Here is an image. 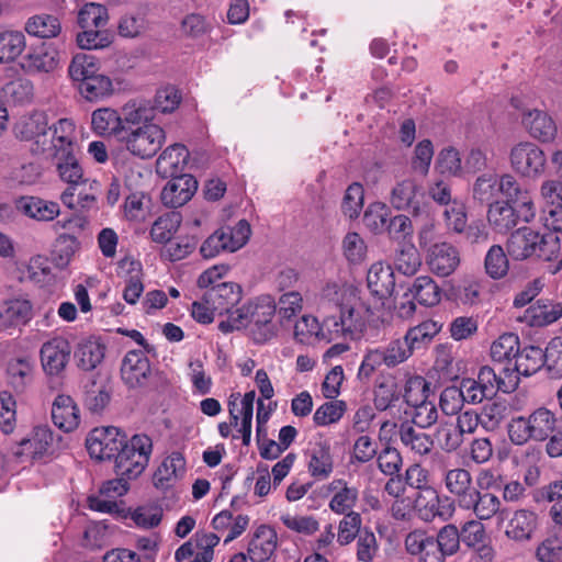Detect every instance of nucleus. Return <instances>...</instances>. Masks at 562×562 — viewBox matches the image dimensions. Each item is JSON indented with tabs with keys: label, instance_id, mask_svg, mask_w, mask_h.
I'll use <instances>...</instances> for the list:
<instances>
[{
	"label": "nucleus",
	"instance_id": "c85d7f7f",
	"mask_svg": "<svg viewBox=\"0 0 562 562\" xmlns=\"http://www.w3.org/2000/svg\"><path fill=\"white\" fill-rule=\"evenodd\" d=\"M367 284L370 292L384 299L391 296L395 289V278L391 266L381 262L373 263L367 274Z\"/></svg>",
	"mask_w": 562,
	"mask_h": 562
},
{
	"label": "nucleus",
	"instance_id": "6e6d98bb",
	"mask_svg": "<svg viewBox=\"0 0 562 562\" xmlns=\"http://www.w3.org/2000/svg\"><path fill=\"white\" fill-rule=\"evenodd\" d=\"M401 396L397 383L393 378H387L378 383L374 390V406L379 411H385L393 406Z\"/></svg>",
	"mask_w": 562,
	"mask_h": 562
},
{
	"label": "nucleus",
	"instance_id": "338daca9",
	"mask_svg": "<svg viewBox=\"0 0 562 562\" xmlns=\"http://www.w3.org/2000/svg\"><path fill=\"white\" fill-rule=\"evenodd\" d=\"M361 522L360 514L356 512L345 514L338 526L337 542L340 546H346L353 541L361 532Z\"/></svg>",
	"mask_w": 562,
	"mask_h": 562
},
{
	"label": "nucleus",
	"instance_id": "4d7b16f0",
	"mask_svg": "<svg viewBox=\"0 0 562 562\" xmlns=\"http://www.w3.org/2000/svg\"><path fill=\"white\" fill-rule=\"evenodd\" d=\"M497 184V175L484 173L477 177L472 189L473 199L481 203H490L498 195Z\"/></svg>",
	"mask_w": 562,
	"mask_h": 562
},
{
	"label": "nucleus",
	"instance_id": "f3484780",
	"mask_svg": "<svg viewBox=\"0 0 562 562\" xmlns=\"http://www.w3.org/2000/svg\"><path fill=\"white\" fill-rule=\"evenodd\" d=\"M121 374L130 387L145 386L151 375L148 358L142 351H128L123 359Z\"/></svg>",
	"mask_w": 562,
	"mask_h": 562
},
{
	"label": "nucleus",
	"instance_id": "0eeeda50",
	"mask_svg": "<svg viewBox=\"0 0 562 562\" xmlns=\"http://www.w3.org/2000/svg\"><path fill=\"white\" fill-rule=\"evenodd\" d=\"M36 313H42L44 317L48 318L54 314V308L52 306L35 307L26 295H16L0 301V331L10 335L15 330L21 331Z\"/></svg>",
	"mask_w": 562,
	"mask_h": 562
},
{
	"label": "nucleus",
	"instance_id": "412c9836",
	"mask_svg": "<svg viewBox=\"0 0 562 562\" xmlns=\"http://www.w3.org/2000/svg\"><path fill=\"white\" fill-rule=\"evenodd\" d=\"M80 411L75 401L65 394L55 397L52 405V419L65 432L74 431L80 424Z\"/></svg>",
	"mask_w": 562,
	"mask_h": 562
},
{
	"label": "nucleus",
	"instance_id": "c9c22d12",
	"mask_svg": "<svg viewBox=\"0 0 562 562\" xmlns=\"http://www.w3.org/2000/svg\"><path fill=\"white\" fill-rule=\"evenodd\" d=\"M536 514L528 509H518L509 518L505 535L516 541L528 540L536 527Z\"/></svg>",
	"mask_w": 562,
	"mask_h": 562
},
{
	"label": "nucleus",
	"instance_id": "c756f323",
	"mask_svg": "<svg viewBox=\"0 0 562 562\" xmlns=\"http://www.w3.org/2000/svg\"><path fill=\"white\" fill-rule=\"evenodd\" d=\"M561 316V303L541 299L525 311L522 319L532 327H543L557 322Z\"/></svg>",
	"mask_w": 562,
	"mask_h": 562
},
{
	"label": "nucleus",
	"instance_id": "09e8293b",
	"mask_svg": "<svg viewBox=\"0 0 562 562\" xmlns=\"http://www.w3.org/2000/svg\"><path fill=\"white\" fill-rule=\"evenodd\" d=\"M422 266L420 255L413 244L402 245L395 252V269L407 277L414 276Z\"/></svg>",
	"mask_w": 562,
	"mask_h": 562
},
{
	"label": "nucleus",
	"instance_id": "a18cd8bd",
	"mask_svg": "<svg viewBox=\"0 0 562 562\" xmlns=\"http://www.w3.org/2000/svg\"><path fill=\"white\" fill-rule=\"evenodd\" d=\"M440 329L441 325L431 319L425 321L417 326L409 328L405 334V338L412 352L414 353L415 350L429 345Z\"/></svg>",
	"mask_w": 562,
	"mask_h": 562
},
{
	"label": "nucleus",
	"instance_id": "13d9d810",
	"mask_svg": "<svg viewBox=\"0 0 562 562\" xmlns=\"http://www.w3.org/2000/svg\"><path fill=\"white\" fill-rule=\"evenodd\" d=\"M446 228L456 234H462L465 229L468 216L464 204L453 200L442 212Z\"/></svg>",
	"mask_w": 562,
	"mask_h": 562
},
{
	"label": "nucleus",
	"instance_id": "20e7f679",
	"mask_svg": "<svg viewBox=\"0 0 562 562\" xmlns=\"http://www.w3.org/2000/svg\"><path fill=\"white\" fill-rule=\"evenodd\" d=\"M506 248L514 260L536 257L551 261L560 252V238L555 233L540 234L529 227H521L510 235Z\"/></svg>",
	"mask_w": 562,
	"mask_h": 562
},
{
	"label": "nucleus",
	"instance_id": "2eb2a0df",
	"mask_svg": "<svg viewBox=\"0 0 562 562\" xmlns=\"http://www.w3.org/2000/svg\"><path fill=\"white\" fill-rule=\"evenodd\" d=\"M198 190V181L191 175L172 177L164 187L160 198L164 205L177 209L188 203Z\"/></svg>",
	"mask_w": 562,
	"mask_h": 562
},
{
	"label": "nucleus",
	"instance_id": "72a5a7b5",
	"mask_svg": "<svg viewBox=\"0 0 562 562\" xmlns=\"http://www.w3.org/2000/svg\"><path fill=\"white\" fill-rule=\"evenodd\" d=\"M516 209L505 201H496L490 204L487 211L488 224L498 233H507L518 223Z\"/></svg>",
	"mask_w": 562,
	"mask_h": 562
},
{
	"label": "nucleus",
	"instance_id": "a211bd4d",
	"mask_svg": "<svg viewBox=\"0 0 562 562\" xmlns=\"http://www.w3.org/2000/svg\"><path fill=\"white\" fill-rule=\"evenodd\" d=\"M521 123L529 135L540 143H551L558 134L554 120L544 111L527 110L522 113Z\"/></svg>",
	"mask_w": 562,
	"mask_h": 562
},
{
	"label": "nucleus",
	"instance_id": "f704fd0d",
	"mask_svg": "<svg viewBox=\"0 0 562 562\" xmlns=\"http://www.w3.org/2000/svg\"><path fill=\"white\" fill-rule=\"evenodd\" d=\"M34 362L27 358H14L7 364L8 383L16 391L23 392L33 381Z\"/></svg>",
	"mask_w": 562,
	"mask_h": 562
},
{
	"label": "nucleus",
	"instance_id": "9d476101",
	"mask_svg": "<svg viewBox=\"0 0 562 562\" xmlns=\"http://www.w3.org/2000/svg\"><path fill=\"white\" fill-rule=\"evenodd\" d=\"M424 198L422 186L415 179L407 178L395 183L390 194V203L396 210L418 216L424 207Z\"/></svg>",
	"mask_w": 562,
	"mask_h": 562
},
{
	"label": "nucleus",
	"instance_id": "7ed1b4c3",
	"mask_svg": "<svg viewBox=\"0 0 562 562\" xmlns=\"http://www.w3.org/2000/svg\"><path fill=\"white\" fill-rule=\"evenodd\" d=\"M137 106L145 109L142 114L145 119L136 124H127L124 137L120 143L133 156L148 159L161 149L166 140V133L160 125L154 123V110L150 108V102L139 100Z\"/></svg>",
	"mask_w": 562,
	"mask_h": 562
},
{
	"label": "nucleus",
	"instance_id": "3c124183",
	"mask_svg": "<svg viewBox=\"0 0 562 562\" xmlns=\"http://www.w3.org/2000/svg\"><path fill=\"white\" fill-rule=\"evenodd\" d=\"M378 349L387 368H394L405 362L413 355L405 336L403 338L393 339L385 347Z\"/></svg>",
	"mask_w": 562,
	"mask_h": 562
},
{
	"label": "nucleus",
	"instance_id": "1a4fd4ad",
	"mask_svg": "<svg viewBox=\"0 0 562 562\" xmlns=\"http://www.w3.org/2000/svg\"><path fill=\"white\" fill-rule=\"evenodd\" d=\"M396 436L402 448L414 459L424 460L435 451V441L431 435L408 420L402 422L397 426Z\"/></svg>",
	"mask_w": 562,
	"mask_h": 562
},
{
	"label": "nucleus",
	"instance_id": "473e14b6",
	"mask_svg": "<svg viewBox=\"0 0 562 562\" xmlns=\"http://www.w3.org/2000/svg\"><path fill=\"white\" fill-rule=\"evenodd\" d=\"M54 434L48 426H37L33 429L32 436L22 438L19 441L20 450L15 452L16 456L31 454L40 457L46 453L53 445Z\"/></svg>",
	"mask_w": 562,
	"mask_h": 562
},
{
	"label": "nucleus",
	"instance_id": "69168bd1",
	"mask_svg": "<svg viewBox=\"0 0 562 562\" xmlns=\"http://www.w3.org/2000/svg\"><path fill=\"white\" fill-rule=\"evenodd\" d=\"M180 102L181 94L179 90L173 86H166L157 90L154 104H150V108L154 112L171 113L179 106Z\"/></svg>",
	"mask_w": 562,
	"mask_h": 562
},
{
	"label": "nucleus",
	"instance_id": "4be33fe9",
	"mask_svg": "<svg viewBox=\"0 0 562 562\" xmlns=\"http://www.w3.org/2000/svg\"><path fill=\"white\" fill-rule=\"evenodd\" d=\"M277 533L268 525H260L254 531L248 543V557L251 562H266L277 548Z\"/></svg>",
	"mask_w": 562,
	"mask_h": 562
},
{
	"label": "nucleus",
	"instance_id": "f03ea898",
	"mask_svg": "<svg viewBox=\"0 0 562 562\" xmlns=\"http://www.w3.org/2000/svg\"><path fill=\"white\" fill-rule=\"evenodd\" d=\"M87 449L97 460L115 459L114 472L138 477L147 468L153 452V440L146 434H135L128 440L120 437L115 427L93 429L87 438Z\"/></svg>",
	"mask_w": 562,
	"mask_h": 562
},
{
	"label": "nucleus",
	"instance_id": "e433bc0d",
	"mask_svg": "<svg viewBox=\"0 0 562 562\" xmlns=\"http://www.w3.org/2000/svg\"><path fill=\"white\" fill-rule=\"evenodd\" d=\"M308 471L314 477L326 479L333 471L330 447L325 441L315 442L308 450Z\"/></svg>",
	"mask_w": 562,
	"mask_h": 562
},
{
	"label": "nucleus",
	"instance_id": "ea45409f",
	"mask_svg": "<svg viewBox=\"0 0 562 562\" xmlns=\"http://www.w3.org/2000/svg\"><path fill=\"white\" fill-rule=\"evenodd\" d=\"M99 72L100 64L98 59L86 53L76 54L68 66V75L77 87Z\"/></svg>",
	"mask_w": 562,
	"mask_h": 562
},
{
	"label": "nucleus",
	"instance_id": "cd10ccee",
	"mask_svg": "<svg viewBox=\"0 0 562 562\" xmlns=\"http://www.w3.org/2000/svg\"><path fill=\"white\" fill-rule=\"evenodd\" d=\"M443 482L447 491L454 496V501L459 507H461L470 497V494L476 488L473 485L470 471L463 468L447 470Z\"/></svg>",
	"mask_w": 562,
	"mask_h": 562
},
{
	"label": "nucleus",
	"instance_id": "f8f14e48",
	"mask_svg": "<svg viewBox=\"0 0 562 562\" xmlns=\"http://www.w3.org/2000/svg\"><path fill=\"white\" fill-rule=\"evenodd\" d=\"M40 353L45 373L58 376L70 359L71 347L65 338L57 337L45 342Z\"/></svg>",
	"mask_w": 562,
	"mask_h": 562
},
{
	"label": "nucleus",
	"instance_id": "58836bf2",
	"mask_svg": "<svg viewBox=\"0 0 562 562\" xmlns=\"http://www.w3.org/2000/svg\"><path fill=\"white\" fill-rule=\"evenodd\" d=\"M105 347L99 340L89 338L78 344L75 358L80 369L91 371L95 369L104 358Z\"/></svg>",
	"mask_w": 562,
	"mask_h": 562
},
{
	"label": "nucleus",
	"instance_id": "2f4dec72",
	"mask_svg": "<svg viewBox=\"0 0 562 562\" xmlns=\"http://www.w3.org/2000/svg\"><path fill=\"white\" fill-rule=\"evenodd\" d=\"M16 209L24 215L37 221H52L60 212L58 203L34 196L19 199Z\"/></svg>",
	"mask_w": 562,
	"mask_h": 562
},
{
	"label": "nucleus",
	"instance_id": "864d4df0",
	"mask_svg": "<svg viewBox=\"0 0 562 562\" xmlns=\"http://www.w3.org/2000/svg\"><path fill=\"white\" fill-rule=\"evenodd\" d=\"M108 20V9L99 3H87L78 13V24L81 29H104Z\"/></svg>",
	"mask_w": 562,
	"mask_h": 562
},
{
	"label": "nucleus",
	"instance_id": "ddd939ff",
	"mask_svg": "<svg viewBox=\"0 0 562 562\" xmlns=\"http://www.w3.org/2000/svg\"><path fill=\"white\" fill-rule=\"evenodd\" d=\"M405 483L415 490L426 491L431 495L428 502V507L420 510V516L424 520L430 521L436 516L442 517L443 514L439 510L440 499L436 492L429 486V474L419 463L409 465L405 471Z\"/></svg>",
	"mask_w": 562,
	"mask_h": 562
},
{
	"label": "nucleus",
	"instance_id": "39448f33",
	"mask_svg": "<svg viewBox=\"0 0 562 562\" xmlns=\"http://www.w3.org/2000/svg\"><path fill=\"white\" fill-rule=\"evenodd\" d=\"M139 100L125 103L120 111L112 108H100L91 114V128L100 136L114 137L119 143L124 137L127 124H136L145 119L144 110L137 106Z\"/></svg>",
	"mask_w": 562,
	"mask_h": 562
},
{
	"label": "nucleus",
	"instance_id": "5fc2aeb1",
	"mask_svg": "<svg viewBox=\"0 0 562 562\" xmlns=\"http://www.w3.org/2000/svg\"><path fill=\"white\" fill-rule=\"evenodd\" d=\"M1 93L9 103H24L33 97V83L26 78H16L5 83Z\"/></svg>",
	"mask_w": 562,
	"mask_h": 562
},
{
	"label": "nucleus",
	"instance_id": "052dcab7",
	"mask_svg": "<svg viewBox=\"0 0 562 562\" xmlns=\"http://www.w3.org/2000/svg\"><path fill=\"white\" fill-rule=\"evenodd\" d=\"M429 383L420 375L411 376L404 387V400L407 405L414 406L428 400Z\"/></svg>",
	"mask_w": 562,
	"mask_h": 562
},
{
	"label": "nucleus",
	"instance_id": "e2e57ef3",
	"mask_svg": "<svg viewBox=\"0 0 562 562\" xmlns=\"http://www.w3.org/2000/svg\"><path fill=\"white\" fill-rule=\"evenodd\" d=\"M110 402V394L104 385L94 380L85 386V405L91 413H100Z\"/></svg>",
	"mask_w": 562,
	"mask_h": 562
},
{
	"label": "nucleus",
	"instance_id": "603ef678",
	"mask_svg": "<svg viewBox=\"0 0 562 562\" xmlns=\"http://www.w3.org/2000/svg\"><path fill=\"white\" fill-rule=\"evenodd\" d=\"M486 273L495 280L505 277L509 269V261L501 245H493L486 252L484 259Z\"/></svg>",
	"mask_w": 562,
	"mask_h": 562
},
{
	"label": "nucleus",
	"instance_id": "5701e85b",
	"mask_svg": "<svg viewBox=\"0 0 562 562\" xmlns=\"http://www.w3.org/2000/svg\"><path fill=\"white\" fill-rule=\"evenodd\" d=\"M186 473V459L181 452L173 451L158 467L154 474V485L160 490L171 487Z\"/></svg>",
	"mask_w": 562,
	"mask_h": 562
},
{
	"label": "nucleus",
	"instance_id": "a19ab883",
	"mask_svg": "<svg viewBox=\"0 0 562 562\" xmlns=\"http://www.w3.org/2000/svg\"><path fill=\"white\" fill-rule=\"evenodd\" d=\"M519 338L513 333L501 335L491 346V357L494 362L505 367L513 366L519 351Z\"/></svg>",
	"mask_w": 562,
	"mask_h": 562
},
{
	"label": "nucleus",
	"instance_id": "423d86ee",
	"mask_svg": "<svg viewBox=\"0 0 562 562\" xmlns=\"http://www.w3.org/2000/svg\"><path fill=\"white\" fill-rule=\"evenodd\" d=\"M557 417L546 407H539L528 416L514 417L507 427L514 445L522 446L530 440L544 441L554 432Z\"/></svg>",
	"mask_w": 562,
	"mask_h": 562
},
{
	"label": "nucleus",
	"instance_id": "de8ad7c7",
	"mask_svg": "<svg viewBox=\"0 0 562 562\" xmlns=\"http://www.w3.org/2000/svg\"><path fill=\"white\" fill-rule=\"evenodd\" d=\"M414 299L425 306H435L441 300V290L437 283L427 276L415 279L409 289Z\"/></svg>",
	"mask_w": 562,
	"mask_h": 562
},
{
	"label": "nucleus",
	"instance_id": "b1692460",
	"mask_svg": "<svg viewBox=\"0 0 562 562\" xmlns=\"http://www.w3.org/2000/svg\"><path fill=\"white\" fill-rule=\"evenodd\" d=\"M203 300L220 314L229 312L240 300V286L233 282H221L212 285L203 295Z\"/></svg>",
	"mask_w": 562,
	"mask_h": 562
},
{
	"label": "nucleus",
	"instance_id": "a878e982",
	"mask_svg": "<svg viewBox=\"0 0 562 562\" xmlns=\"http://www.w3.org/2000/svg\"><path fill=\"white\" fill-rule=\"evenodd\" d=\"M543 350L540 347L527 346L522 350L519 349L513 366L503 367L504 372L519 375L530 376L539 371L543 366Z\"/></svg>",
	"mask_w": 562,
	"mask_h": 562
},
{
	"label": "nucleus",
	"instance_id": "8fccbe9b",
	"mask_svg": "<svg viewBox=\"0 0 562 562\" xmlns=\"http://www.w3.org/2000/svg\"><path fill=\"white\" fill-rule=\"evenodd\" d=\"M276 314V305L268 303L248 304L243 306L239 312V317L248 325H274L272 319Z\"/></svg>",
	"mask_w": 562,
	"mask_h": 562
},
{
	"label": "nucleus",
	"instance_id": "aec40b11",
	"mask_svg": "<svg viewBox=\"0 0 562 562\" xmlns=\"http://www.w3.org/2000/svg\"><path fill=\"white\" fill-rule=\"evenodd\" d=\"M475 381L491 398L496 395L498 391L504 393L515 391L519 383V379L513 373L504 372L503 367L501 368V373L497 374L495 369L488 366H484L480 369Z\"/></svg>",
	"mask_w": 562,
	"mask_h": 562
},
{
	"label": "nucleus",
	"instance_id": "0e129e2a",
	"mask_svg": "<svg viewBox=\"0 0 562 562\" xmlns=\"http://www.w3.org/2000/svg\"><path fill=\"white\" fill-rule=\"evenodd\" d=\"M346 408L344 401L325 402L314 413L313 420L317 426L337 423L344 416Z\"/></svg>",
	"mask_w": 562,
	"mask_h": 562
},
{
	"label": "nucleus",
	"instance_id": "bf43d9fd",
	"mask_svg": "<svg viewBox=\"0 0 562 562\" xmlns=\"http://www.w3.org/2000/svg\"><path fill=\"white\" fill-rule=\"evenodd\" d=\"M363 187L358 182L351 183L347 188L341 203L344 215L350 220L357 218L363 207Z\"/></svg>",
	"mask_w": 562,
	"mask_h": 562
},
{
	"label": "nucleus",
	"instance_id": "c03bdc74",
	"mask_svg": "<svg viewBox=\"0 0 562 562\" xmlns=\"http://www.w3.org/2000/svg\"><path fill=\"white\" fill-rule=\"evenodd\" d=\"M182 217L178 212H168L159 216L151 225L150 237L153 241L166 244L180 227Z\"/></svg>",
	"mask_w": 562,
	"mask_h": 562
},
{
	"label": "nucleus",
	"instance_id": "49530a36",
	"mask_svg": "<svg viewBox=\"0 0 562 562\" xmlns=\"http://www.w3.org/2000/svg\"><path fill=\"white\" fill-rule=\"evenodd\" d=\"M26 41L22 32L4 31L0 33V64L14 61L25 49Z\"/></svg>",
	"mask_w": 562,
	"mask_h": 562
},
{
	"label": "nucleus",
	"instance_id": "4468645a",
	"mask_svg": "<svg viewBox=\"0 0 562 562\" xmlns=\"http://www.w3.org/2000/svg\"><path fill=\"white\" fill-rule=\"evenodd\" d=\"M20 66L30 75L48 74L57 68L58 54L50 45L41 43L30 47L22 57Z\"/></svg>",
	"mask_w": 562,
	"mask_h": 562
},
{
	"label": "nucleus",
	"instance_id": "79ce46f5",
	"mask_svg": "<svg viewBox=\"0 0 562 562\" xmlns=\"http://www.w3.org/2000/svg\"><path fill=\"white\" fill-rule=\"evenodd\" d=\"M221 236L225 251L234 252L240 249L249 239L251 229L246 220H240L234 227L225 226L215 231Z\"/></svg>",
	"mask_w": 562,
	"mask_h": 562
},
{
	"label": "nucleus",
	"instance_id": "774afa93",
	"mask_svg": "<svg viewBox=\"0 0 562 562\" xmlns=\"http://www.w3.org/2000/svg\"><path fill=\"white\" fill-rule=\"evenodd\" d=\"M77 44L82 49H98L104 48L110 45V34L104 29H82V32L77 34Z\"/></svg>",
	"mask_w": 562,
	"mask_h": 562
},
{
	"label": "nucleus",
	"instance_id": "6ab92c4d",
	"mask_svg": "<svg viewBox=\"0 0 562 562\" xmlns=\"http://www.w3.org/2000/svg\"><path fill=\"white\" fill-rule=\"evenodd\" d=\"M53 165L63 182L69 186L86 184L88 179L85 177L83 168L75 150L61 149L52 154Z\"/></svg>",
	"mask_w": 562,
	"mask_h": 562
},
{
	"label": "nucleus",
	"instance_id": "4c0bfd02",
	"mask_svg": "<svg viewBox=\"0 0 562 562\" xmlns=\"http://www.w3.org/2000/svg\"><path fill=\"white\" fill-rule=\"evenodd\" d=\"M24 30L38 38H55L61 33V24L57 16L41 13L27 19Z\"/></svg>",
	"mask_w": 562,
	"mask_h": 562
},
{
	"label": "nucleus",
	"instance_id": "7c9ffc66",
	"mask_svg": "<svg viewBox=\"0 0 562 562\" xmlns=\"http://www.w3.org/2000/svg\"><path fill=\"white\" fill-rule=\"evenodd\" d=\"M75 123L71 119H59L54 125H48V137L49 143L47 150L50 149L53 153H57L61 149L75 150Z\"/></svg>",
	"mask_w": 562,
	"mask_h": 562
},
{
	"label": "nucleus",
	"instance_id": "680f3d73",
	"mask_svg": "<svg viewBox=\"0 0 562 562\" xmlns=\"http://www.w3.org/2000/svg\"><path fill=\"white\" fill-rule=\"evenodd\" d=\"M460 537L458 527L453 524H448L439 529L436 538L434 537V542L446 557H451L460 549Z\"/></svg>",
	"mask_w": 562,
	"mask_h": 562
},
{
	"label": "nucleus",
	"instance_id": "bb28decb",
	"mask_svg": "<svg viewBox=\"0 0 562 562\" xmlns=\"http://www.w3.org/2000/svg\"><path fill=\"white\" fill-rule=\"evenodd\" d=\"M189 151L181 144H173L167 147L157 159V170L165 177H178L184 175L183 170L188 164Z\"/></svg>",
	"mask_w": 562,
	"mask_h": 562
},
{
	"label": "nucleus",
	"instance_id": "9b49d317",
	"mask_svg": "<svg viewBox=\"0 0 562 562\" xmlns=\"http://www.w3.org/2000/svg\"><path fill=\"white\" fill-rule=\"evenodd\" d=\"M15 136L22 140H32L38 151H46L49 143L48 119L44 112H33L22 116L14 126Z\"/></svg>",
	"mask_w": 562,
	"mask_h": 562
},
{
	"label": "nucleus",
	"instance_id": "f257e3e1",
	"mask_svg": "<svg viewBox=\"0 0 562 562\" xmlns=\"http://www.w3.org/2000/svg\"><path fill=\"white\" fill-rule=\"evenodd\" d=\"M306 302L323 317V336L328 341L358 337L372 315L356 288L336 282L326 283L313 297L306 296Z\"/></svg>",
	"mask_w": 562,
	"mask_h": 562
},
{
	"label": "nucleus",
	"instance_id": "6e6552de",
	"mask_svg": "<svg viewBox=\"0 0 562 562\" xmlns=\"http://www.w3.org/2000/svg\"><path fill=\"white\" fill-rule=\"evenodd\" d=\"M509 160L516 173L529 179L540 178L547 167L546 153L532 142H520L513 146Z\"/></svg>",
	"mask_w": 562,
	"mask_h": 562
},
{
	"label": "nucleus",
	"instance_id": "393cba45",
	"mask_svg": "<svg viewBox=\"0 0 562 562\" xmlns=\"http://www.w3.org/2000/svg\"><path fill=\"white\" fill-rule=\"evenodd\" d=\"M501 505L495 494L475 488L460 508L472 512L479 520H488L498 513Z\"/></svg>",
	"mask_w": 562,
	"mask_h": 562
},
{
	"label": "nucleus",
	"instance_id": "dca6fc26",
	"mask_svg": "<svg viewBox=\"0 0 562 562\" xmlns=\"http://www.w3.org/2000/svg\"><path fill=\"white\" fill-rule=\"evenodd\" d=\"M426 261L431 272L439 277H448L459 267L460 254L449 243H437L429 247Z\"/></svg>",
	"mask_w": 562,
	"mask_h": 562
},
{
	"label": "nucleus",
	"instance_id": "37998d69",
	"mask_svg": "<svg viewBox=\"0 0 562 562\" xmlns=\"http://www.w3.org/2000/svg\"><path fill=\"white\" fill-rule=\"evenodd\" d=\"M79 93L90 102H97L113 93V83L110 77L101 71L88 81L78 86Z\"/></svg>",
	"mask_w": 562,
	"mask_h": 562
}]
</instances>
